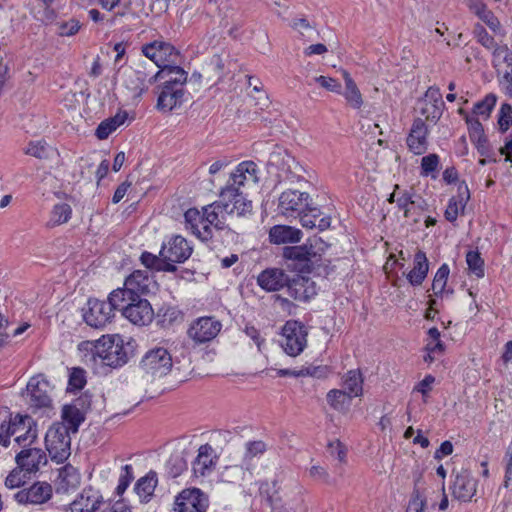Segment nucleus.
Returning a JSON list of instances; mask_svg holds the SVG:
<instances>
[{
  "instance_id": "obj_1",
  "label": "nucleus",
  "mask_w": 512,
  "mask_h": 512,
  "mask_svg": "<svg viewBox=\"0 0 512 512\" xmlns=\"http://www.w3.org/2000/svg\"><path fill=\"white\" fill-rule=\"evenodd\" d=\"M10 437L22 447L31 445L37 438L36 424L32 417L17 414L14 417L7 409L0 410V444L10 445Z\"/></svg>"
},
{
  "instance_id": "obj_2",
  "label": "nucleus",
  "mask_w": 512,
  "mask_h": 512,
  "mask_svg": "<svg viewBox=\"0 0 512 512\" xmlns=\"http://www.w3.org/2000/svg\"><path fill=\"white\" fill-rule=\"evenodd\" d=\"M80 350L91 353L94 361L100 359L110 367L122 366L128 360L123 340L119 335L102 336L96 341H84L79 345Z\"/></svg>"
},
{
  "instance_id": "obj_3",
  "label": "nucleus",
  "mask_w": 512,
  "mask_h": 512,
  "mask_svg": "<svg viewBox=\"0 0 512 512\" xmlns=\"http://www.w3.org/2000/svg\"><path fill=\"white\" fill-rule=\"evenodd\" d=\"M187 72L176 65L165 64L155 75L148 77L147 74L141 71L132 70L129 72V77H135L136 82L131 81L128 88L135 92H142L148 88V85L153 84L157 80H164V85L181 87L187 81Z\"/></svg>"
},
{
  "instance_id": "obj_4",
  "label": "nucleus",
  "mask_w": 512,
  "mask_h": 512,
  "mask_svg": "<svg viewBox=\"0 0 512 512\" xmlns=\"http://www.w3.org/2000/svg\"><path fill=\"white\" fill-rule=\"evenodd\" d=\"M46 449L51 458L63 462L70 455L71 438L68 428L63 423L53 424L45 436Z\"/></svg>"
},
{
  "instance_id": "obj_5",
  "label": "nucleus",
  "mask_w": 512,
  "mask_h": 512,
  "mask_svg": "<svg viewBox=\"0 0 512 512\" xmlns=\"http://www.w3.org/2000/svg\"><path fill=\"white\" fill-rule=\"evenodd\" d=\"M307 336L308 331L301 322L287 321L282 328L280 341L284 352L291 357L301 354L307 346Z\"/></svg>"
},
{
  "instance_id": "obj_6",
  "label": "nucleus",
  "mask_w": 512,
  "mask_h": 512,
  "mask_svg": "<svg viewBox=\"0 0 512 512\" xmlns=\"http://www.w3.org/2000/svg\"><path fill=\"white\" fill-rule=\"evenodd\" d=\"M173 366L172 357L164 347H155L145 353L140 362L141 369L152 377L167 375Z\"/></svg>"
},
{
  "instance_id": "obj_7",
  "label": "nucleus",
  "mask_w": 512,
  "mask_h": 512,
  "mask_svg": "<svg viewBox=\"0 0 512 512\" xmlns=\"http://www.w3.org/2000/svg\"><path fill=\"white\" fill-rule=\"evenodd\" d=\"M270 162L278 168L280 181L295 183L304 179V167L286 151L272 153Z\"/></svg>"
},
{
  "instance_id": "obj_8",
  "label": "nucleus",
  "mask_w": 512,
  "mask_h": 512,
  "mask_svg": "<svg viewBox=\"0 0 512 512\" xmlns=\"http://www.w3.org/2000/svg\"><path fill=\"white\" fill-rule=\"evenodd\" d=\"M493 65L497 70L499 82L506 94L512 97V52L506 45L493 49Z\"/></svg>"
},
{
  "instance_id": "obj_9",
  "label": "nucleus",
  "mask_w": 512,
  "mask_h": 512,
  "mask_svg": "<svg viewBox=\"0 0 512 512\" xmlns=\"http://www.w3.org/2000/svg\"><path fill=\"white\" fill-rule=\"evenodd\" d=\"M258 182L259 169L257 164L253 161H243L231 173L230 181L225 188H234L240 191L241 189L254 188Z\"/></svg>"
},
{
  "instance_id": "obj_10",
  "label": "nucleus",
  "mask_w": 512,
  "mask_h": 512,
  "mask_svg": "<svg viewBox=\"0 0 512 512\" xmlns=\"http://www.w3.org/2000/svg\"><path fill=\"white\" fill-rule=\"evenodd\" d=\"M220 202L226 215L246 216L252 213V201L248 200L243 191L224 188L220 194Z\"/></svg>"
},
{
  "instance_id": "obj_11",
  "label": "nucleus",
  "mask_w": 512,
  "mask_h": 512,
  "mask_svg": "<svg viewBox=\"0 0 512 512\" xmlns=\"http://www.w3.org/2000/svg\"><path fill=\"white\" fill-rule=\"evenodd\" d=\"M445 103L442 94L438 88L430 87L425 95L418 100L416 111L423 116L426 121L436 123L443 112Z\"/></svg>"
},
{
  "instance_id": "obj_12",
  "label": "nucleus",
  "mask_w": 512,
  "mask_h": 512,
  "mask_svg": "<svg viewBox=\"0 0 512 512\" xmlns=\"http://www.w3.org/2000/svg\"><path fill=\"white\" fill-rule=\"evenodd\" d=\"M209 506V499L198 488L184 489L176 497L174 512H205Z\"/></svg>"
},
{
  "instance_id": "obj_13",
  "label": "nucleus",
  "mask_w": 512,
  "mask_h": 512,
  "mask_svg": "<svg viewBox=\"0 0 512 512\" xmlns=\"http://www.w3.org/2000/svg\"><path fill=\"white\" fill-rule=\"evenodd\" d=\"M113 317V308L110 302L101 301L98 299H89L87 308L84 309L83 318L85 322L94 328H102Z\"/></svg>"
},
{
  "instance_id": "obj_14",
  "label": "nucleus",
  "mask_w": 512,
  "mask_h": 512,
  "mask_svg": "<svg viewBox=\"0 0 512 512\" xmlns=\"http://www.w3.org/2000/svg\"><path fill=\"white\" fill-rule=\"evenodd\" d=\"M142 53L145 57L154 62L158 68H163L165 64H171L178 58V52L170 43L165 41H154L142 47Z\"/></svg>"
},
{
  "instance_id": "obj_15",
  "label": "nucleus",
  "mask_w": 512,
  "mask_h": 512,
  "mask_svg": "<svg viewBox=\"0 0 512 512\" xmlns=\"http://www.w3.org/2000/svg\"><path fill=\"white\" fill-rule=\"evenodd\" d=\"M221 323L213 317H201L194 321L189 330L188 336L198 344L213 340L221 330Z\"/></svg>"
},
{
  "instance_id": "obj_16",
  "label": "nucleus",
  "mask_w": 512,
  "mask_h": 512,
  "mask_svg": "<svg viewBox=\"0 0 512 512\" xmlns=\"http://www.w3.org/2000/svg\"><path fill=\"white\" fill-rule=\"evenodd\" d=\"M450 489L454 499L468 502L476 493L477 480L470 471L462 469L454 474Z\"/></svg>"
},
{
  "instance_id": "obj_17",
  "label": "nucleus",
  "mask_w": 512,
  "mask_h": 512,
  "mask_svg": "<svg viewBox=\"0 0 512 512\" xmlns=\"http://www.w3.org/2000/svg\"><path fill=\"white\" fill-rule=\"evenodd\" d=\"M309 194L297 190H286L279 197L278 208L285 216L299 215L308 208Z\"/></svg>"
},
{
  "instance_id": "obj_18",
  "label": "nucleus",
  "mask_w": 512,
  "mask_h": 512,
  "mask_svg": "<svg viewBox=\"0 0 512 512\" xmlns=\"http://www.w3.org/2000/svg\"><path fill=\"white\" fill-rule=\"evenodd\" d=\"M192 253V248L189 246L187 240L181 236L172 237L165 243L161 250L160 256L168 263H181L187 260Z\"/></svg>"
},
{
  "instance_id": "obj_19",
  "label": "nucleus",
  "mask_w": 512,
  "mask_h": 512,
  "mask_svg": "<svg viewBox=\"0 0 512 512\" xmlns=\"http://www.w3.org/2000/svg\"><path fill=\"white\" fill-rule=\"evenodd\" d=\"M217 463V455L209 444L201 445L198 454L192 463L194 477L202 478L211 475Z\"/></svg>"
},
{
  "instance_id": "obj_20",
  "label": "nucleus",
  "mask_w": 512,
  "mask_h": 512,
  "mask_svg": "<svg viewBox=\"0 0 512 512\" xmlns=\"http://www.w3.org/2000/svg\"><path fill=\"white\" fill-rule=\"evenodd\" d=\"M52 496V487L46 482L34 483L27 489L18 491L14 498L19 504H42Z\"/></svg>"
},
{
  "instance_id": "obj_21",
  "label": "nucleus",
  "mask_w": 512,
  "mask_h": 512,
  "mask_svg": "<svg viewBox=\"0 0 512 512\" xmlns=\"http://www.w3.org/2000/svg\"><path fill=\"white\" fill-rule=\"evenodd\" d=\"M123 316L135 325L145 326L152 322L154 311L148 300L139 297L124 310Z\"/></svg>"
},
{
  "instance_id": "obj_22",
  "label": "nucleus",
  "mask_w": 512,
  "mask_h": 512,
  "mask_svg": "<svg viewBox=\"0 0 512 512\" xmlns=\"http://www.w3.org/2000/svg\"><path fill=\"white\" fill-rule=\"evenodd\" d=\"M124 285L129 291L141 297V295L148 294L155 289L156 281L150 271L135 270L126 278Z\"/></svg>"
},
{
  "instance_id": "obj_23",
  "label": "nucleus",
  "mask_w": 512,
  "mask_h": 512,
  "mask_svg": "<svg viewBox=\"0 0 512 512\" xmlns=\"http://www.w3.org/2000/svg\"><path fill=\"white\" fill-rule=\"evenodd\" d=\"M101 493L92 487L85 488L70 504L71 512H96L103 505Z\"/></svg>"
},
{
  "instance_id": "obj_24",
  "label": "nucleus",
  "mask_w": 512,
  "mask_h": 512,
  "mask_svg": "<svg viewBox=\"0 0 512 512\" xmlns=\"http://www.w3.org/2000/svg\"><path fill=\"white\" fill-rule=\"evenodd\" d=\"M286 286L288 295L296 301L306 302L317 294L315 282L308 277L296 276Z\"/></svg>"
},
{
  "instance_id": "obj_25",
  "label": "nucleus",
  "mask_w": 512,
  "mask_h": 512,
  "mask_svg": "<svg viewBox=\"0 0 512 512\" xmlns=\"http://www.w3.org/2000/svg\"><path fill=\"white\" fill-rule=\"evenodd\" d=\"M85 399H78L75 403L65 405L62 409V422L68 428V432L76 433L80 424L85 419V410L89 408L90 401L85 406Z\"/></svg>"
},
{
  "instance_id": "obj_26",
  "label": "nucleus",
  "mask_w": 512,
  "mask_h": 512,
  "mask_svg": "<svg viewBox=\"0 0 512 512\" xmlns=\"http://www.w3.org/2000/svg\"><path fill=\"white\" fill-rule=\"evenodd\" d=\"M428 127L422 118H416L407 137L409 149L416 155L427 150Z\"/></svg>"
},
{
  "instance_id": "obj_27",
  "label": "nucleus",
  "mask_w": 512,
  "mask_h": 512,
  "mask_svg": "<svg viewBox=\"0 0 512 512\" xmlns=\"http://www.w3.org/2000/svg\"><path fill=\"white\" fill-rule=\"evenodd\" d=\"M49 390L50 386L46 380L39 377L31 378L27 384L31 405L38 408L49 407L51 404Z\"/></svg>"
},
{
  "instance_id": "obj_28",
  "label": "nucleus",
  "mask_w": 512,
  "mask_h": 512,
  "mask_svg": "<svg viewBox=\"0 0 512 512\" xmlns=\"http://www.w3.org/2000/svg\"><path fill=\"white\" fill-rule=\"evenodd\" d=\"M184 89L176 86L163 85L157 99V109L162 112H170L183 103Z\"/></svg>"
},
{
  "instance_id": "obj_29",
  "label": "nucleus",
  "mask_w": 512,
  "mask_h": 512,
  "mask_svg": "<svg viewBox=\"0 0 512 512\" xmlns=\"http://www.w3.org/2000/svg\"><path fill=\"white\" fill-rule=\"evenodd\" d=\"M257 283L266 291H278L289 283V276L281 269L270 268L258 275Z\"/></svg>"
},
{
  "instance_id": "obj_30",
  "label": "nucleus",
  "mask_w": 512,
  "mask_h": 512,
  "mask_svg": "<svg viewBox=\"0 0 512 512\" xmlns=\"http://www.w3.org/2000/svg\"><path fill=\"white\" fill-rule=\"evenodd\" d=\"M184 218L187 228L199 239L207 241L212 237L211 228H209V224L205 221L206 219L202 212L191 208L185 212Z\"/></svg>"
},
{
  "instance_id": "obj_31",
  "label": "nucleus",
  "mask_w": 512,
  "mask_h": 512,
  "mask_svg": "<svg viewBox=\"0 0 512 512\" xmlns=\"http://www.w3.org/2000/svg\"><path fill=\"white\" fill-rule=\"evenodd\" d=\"M16 462L21 470L31 473L37 471L41 465H45L47 457L42 449H23L17 454Z\"/></svg>"
},
{
  "instance_id": "obj_32",
  "label": "nucleus",
  "mask_w": 512,
  "mask_h": 512,
  "mask_svg": "<svg viewBox=\"0 0 512 512\" xmlns=\"http://www.w3.org/2000/svg\"><path fill=\"white\" fill-rule=\"evenodd\" d=\"M470 199V191L468 186L462 182L458 185V193L453 196L446 207L444 216L447 221H456L458 215L464 212V209Z\"/></svg>"
},
{
  "instance_id": "obj_33",
  "label": "nucleus",
  "mask_w": 512,
  "mask_h": 512,
  "mask_svg": "<svg viewBox=\"0 0 512 512\" xmlns=\"http://www.w3.org/2000/svg\"><path fill=\"white\" fill-rule=\"evenodd\" d=\"M300 222L304 228H317L319 231H324L330 227L331 218L322 215L318 208L308 205V208L300 214Z\"/></svg>"
},
{
  "instance_id": "obj_34",
  "label": "nucleus",
  "mask_w": 512,
  "mask_h": 512,
  "mask_svg": "<svg viewBox=\"0 0 512 512\" xmlns=\"http://www.w3.org/2000/svg\"><path fill=\"white\" fill-rule=\"evenodd\" d=\"M302 232L292 226L276 225L270 229L269 238L274 244L296 243L301 240Z\"/></svg>"
},
{
  "instance_id": "obj_35",
  "label": "nucleus",
  "mask_w": 512,
  "mask_h": 512,
  "mask_svg": "<svg viewBox=\"0 0 512 512\" xmlns=\"http://www.w3.org/2000/svg\"><path fill=\"white\" fill-rule=\"evenodd\" d=\"M429 263L426 254L419 250L414 257V267L408 273L407 278L411 285H421L427 276Z\"/></svg>"
},
{
  "instance_id": "obj_36",
  "label": "nucleus",
  "mask_w": 512,
  "mask_h": 512,
  "mask_svg": "<svg viewBox=\"0 0 512 512\" xmlns=\"http://www.w3.org/2000/svg\"><path fill=\"white\" fill-rule=\"evenodd\" d=\"M137 298L139 297L129 291L128 288L124 285L123 288L113 290L110 293L108 300L113 308V311L119 310L121 311L122 315H124V310L133 304Z\"/></svg>"
},
{
  "instance_id": "obj_37",
  "label": "nucleus",
  "mask_w": 512,
  "mask_h": 512,
  "mask_svg": "<svg viewBox=\"0 0 512 512\" xmlns=\"http://www.w3.org/2000/svg\"><path fill=\"white\" fill-rule=\"evenodd\" d=\"M202 213L206 219L205 221L207 222V224H209V228L212 229V227H214L218 230H222L225 228L226 213L223 209L220 200L206 207H203Z\"/></svg>"
},
{
  "instance_id": "obj_38",
  "label": "nucleus",
  "mask_w": 512,
  "mask_h": 512,
  "mask_svg": "<svg viewBox=\"0 0 512 512\" xmlns=\"http://www.w3.org/2000/svg\"><path fill=\"white\" fill-rule=\"evenodd\" d=\"M158 479L157 474L154 471H150L145 476L141 477L136 485L135 492L139 496L142 502H148L154 494L157 486Z\"/></svg>"
},
{
  "instance_id": "obj_39",
  "label": "nucleus",
  "mask_w": 512,
  "mask_h": 512,
  "mask_svg": "<svg viewBox=\"0 0 512 512\" xmlns=\"http://www.w3.org/2000/svg\"><path fill=\"white\" fill-rule=\"evenodd\" d=\"M343 390L352 398L363 393V377L359 370H350L342 378Z\"/></svg>"
},
{
  "instance_id": "obj_40",
  "label": "nucleus",
  "mask_w": 512,
  "mask_h": 512,
  "mask_svg": "<svg viewBox=\"0 0 512 512\" xmlns=\"http://www.w3.org/2000/svg\"><path fill=\"white\" fill-rule=\"evenodd\" d=\"M126 119V112L117 113L114 117L102 121L96 129L95 135L100 140L108 138L112 132L126 121Z\"/></svg>"
},
{
  "instance_id": "obj_41",
  "label": "nucleus",
  "mask_w": 512,
  "mask_h": 512,
  "mask_svg": "<svg viewBox=\"0 0 512 512\" xmlns=\"http://www.w3.org/2000/svg\"><path fill=\"white\" fill-rule=\"evenodd\" d=\"M251 469L240 459H232L230 465L225 466L222 477L225 481L235 482L244 479Z\"/></svg>"
},
{
  "instance_id": "obj_42",
  "label": "nucleus",
  "mask_w": 512,
  "mask_h": 512,
  "mask_svg": "<svg viewBox=\"0 0 512 512\" xmlns=\"http://www.w3.org/2000/svg\"><path fill=\"white\" fill-rule=\"evenodd\" d=\"M58 478L61 488L65 490L77 488L81 481L80 473L72 465H65L61 468Z\"/></svg>"
},
{
  "instance_id": "obj_43",
  "label": "nucleus",
  "mask_w": 512,
  "mask_h": 512,
  "mask_svg": "<svg viewBox=\"0 0 512 512\" xmlns=\"http://www.w3.org/2000/svg\"><path fill=\"white\" fill-rule=\"evenodd\" d=\"M352 397L343 389H333L327 394L329 405L338 411L347 409L351 404Z\"/></svg>"
},
{
  "instance_id": "obj_44",
  "label": "nucleus",
  "mask_w": 512,
  "mask_h": 512,
  "mask_svg": "<svg viewBox=\"0 0 512 512\" xmlns=\"http://www.w3.org/2000/svg\"><path fill=\"white\" fill-rule=\"evenodd\" d=\"M141 261L145 265L146 268H153L157 271H169L174 272L176 270V266L172 263H168L164 261L163 257L159 255L156 256L149 252H144L141 256Z\"/></svg>"
},
{
  "instance_id": "obj_45",
  "label": "nucleus",
  "mask_w": 512,
  "mask_h": 512,
  "mask_svg": "<svg viewBox=\"0 0 512 512\" xmlns=\"http://www.w3.org/2000/svg\"><path fill=\"white\" fill-rule=\"evenodd\" d=\"M265 451L266 444L263 441L247 442L241 460L251 469L252 461L263 455Z\"/></svg>"
},
{
  "instance_id": "obj_46",
  "label": "nucleus",
  "mask_w": 512,
  "mask_h": 512,
  "mask_svg": "<svg viewBox=\"0 0 512 512\" xmlns=\"http://www.w3.org/2000/svg\"><path fill=\"white\" fill-rule=\"evenodd\" d=\"M72 214L70 205L66 203L57 204L53 207L48 225L51 227L66 223Z\"/></svg>"
},
{
  "instance_id": "obj_47",
  "label": "nucleus",
  "mask_w": 512,
  "mask_h": 512,
  "mask_svg": "<svg viewBox=\"0 0 512 512\" xmlns=\"http://www.w3.org/2000/svg\"><path fill=\"white\" fill-rule=\"evenodd\" d=\"M440 159L437 154H429L424 156L421 159V175L422 176H431L433 179H436L437 171L439 168Z\"/></svg>"
},
{
  "instance_id": "obj_48",
  "label": "nucleus",
  "mask_w": 512,
  "mask_h": 512,
  "mask_svg": "<svg viewBox=\"0 0 512 512\" xmlns=\"http://www.w3.org/2000/svg\"><path fill=\"white\" fill-rule=\"evenodd\" d=\"M54 26L56 27V33L61 37L73 36L81 27L79 21L74 18L55 21Z\"/></svg>"
},
{
  "instance_id": "obj_49",
  "label": "nucleus",
  "mask_w": 512,
  "mask_h": 512,
  "mask_svg": "<svg viewBox=\"0 0 512 512\" xmlns=\"http://www.w3.org/2000/svg\"><path fill=\"white\" fill-rule=\"evenodd\" d=\"M343 96L347 104L354 109H360L364 104L362 94L356 84L350 83L349 86H346Z\"/></svg>"
},
{
  "instance_id": "obj_50",
  "label": "nucleus",
  "mask_w": 512,
  "mask_h": 512,
  "mask_svg": "<svg viewBox=\"0 0 512 512\" xmlns=\"http://www.w3.org/2000/svg\"><path fill=\"white\" fill-rule=\"evenodd\" d=\"M449 267L447 264H443L439 267V269L437 270L435 276H434V279H433V283H432V290L434 292V294H439V293H442L444 291V288L446 286V282H447V279H448V276H449Z\"/></svg>"
},
{
  "instance_id": "obj_51",
  "label": "nucleus",
  "mask_w": 512,
  "mask_h": 512,
  "mask_svg": "<svg viewBox=\"0 0 512 512\" xmlns=\"http://www.w3.org/2000/svg\"><path fill=\"white\" fill-rule=\"evenodd\" d=\"M466 262L469 270L477 277L484 276V262L476 251H469L466 255Z\"/></svg>"
},
{
  "instance_id": "obj_52",
  "label": "nucleus",
  "mask_w": 512,
  "mask_h": 512,
  "mask_svg": "<svg viewBox=\"0 0 512 512\" xmlns=\"http://www.w3.org/2000/svg\"><path fill=\"white\" fill-rule=\"evenodd\" d=\"M285 256L289 259L303 261L310 260L312 256H315V253L307 246H295L286 248Z\"/></svg>"
},
{
  "instance_id": "obj_53",
  "label": "nucleus",
  "mask_w": 512,
  "mask_h": 512,
  "mask_svg": "<svg viewBox=\"0 0 512 512\" xmlns=\"http://www.w3.org/2000/svg\"><path fill=\"white\" fill-rule=\"evenodd\" d=\"M292 28L308 40H313L318 35L316 29L305 18L295 19Z\"/></svg>"
},
{
  "instance_id": "obj_54",
  "label": "nucleus",
  "mask_w": 512,
  "mask_h": 512,
  "mask_svg": "<svg viewBox=\"0 0 512 512\" xmlns=\"http://www.w3.org/2000/svg\"><path fill=\"white\" fill-rule=\"evenodd\" d=\"M495 104L496 97L493 94H488L483 100L474 105L473 112L476 115L488 117Z\"/></svg>"
},
{
  "instance_id": "obj_55",
  "label": "nucleus",
  "mask_w": 512,
  "mask_h": 512,
  "mask_svg": "<svg viewBox=\"0 0 512 512\" xmlns=\"http://www.w3.org/2000/svg\"><path fill=\"white\" fill-rule=\"evenodd\" d=\"M133 478L132 466L129 464L123 466L121 468L118 485L116 487V492L118 495H122L126 491Z\"/></svg>"
},
{
  "instance_id": "obj_56",
  "label": "nucleus",
  "mask_w": 512,
  "mask_h": 512,
  "mask_svg": "<svg viewBox=\"0 0 512 512\" xmlns=\"http://www.w3.org/2000/svg\"><path fill=\"white\" fill-rule=\"evenodd\" d=\"M473 33L477 41L486 49H494L497 46L494 38L488 34L482 25H475Z\"/></svg>"
},
{
  "instance_id": "obj_57",
  "label": "nucleus",
  "mask_w": 512,
  "mask_h": 512,
  "mask_svg": "<svg viewBox=\"0 0 512 512\" xmlns=\"http://www.w3.org/2000/svg\"><path fill=\"white\" fill-rule=\"evenodd\" d=\"M86 384L85 371L81 368H73L68 381L69 390H80Z\"/></svg>"
},
{
  "instance_id": "obj_58",
  "label": "nucleus",
  "mask_w": 512,
  "mask_h": 512,
  "mask_svg": "<svg viewBox=\"0 0 512 512\" xmlns=\"http://www.w3.org/2000/svg\"><path fill=\"white\" fill-rule=\"evenodd\" d=\"M414 197L415 193H412L411 191H403L401 193H398L396 203L398 207L404 211V216L407 218L411 216L410 206H412Z\"/></svg>"
},
{
  "instance_id": "obj_59",
  "label": "nucleus",
  "mask_w": 512,
  "mask_h": 512,
  "mask_svg": "<svg viewBox=\"0 0 512 512\" xmlns=\"http://www.w3.org/2000/svg\"><path fill=\"white\" fill-rule=\"evenodd\" d=\"M24 152L36 158H46L48 156V146L43 141L30 142Z\"/></svg>"
},
{
  "instance_id": "obj_60",
  "label": "nucleus",
  "mask_w": 512,
  "mask_h": 512,
  "mask_svg": "<svg viewBox=\"0 0 512 512\" xmlns=\"http://www.w3.org/2000/svg\"><path fill=\"white\" fill-rule=\"evenodd\" d=\"M309 475L311 478H313L315 481L324 483L326 485H333L334 481L330 477L328 471L319 465H314L309 470Z\"/></svg>"
},
{
  "instance_id": "obj_61",
  "label": "nucleus",
  "mask_w": 512,
  "mask_h": 512,
  "mask_svg": "<svg viewBox=\"0 0 512 512\" xmlns=\"http://www.w3.org/2000/svg\"><path fill=\"white\" fill-rule=\"evenodd\" d=\"M498 123L502 131H507L512 125V106L504 103L500 108Z\"/></svg>"
},
{
  "instance_id": "obj_62",
  "label": "nucleus",
  "mask_w": 512,
  "mask_h": 512,
  "mask_svg": "<svg viewBox=\"0 0 512 512\" xmlns=\"http://www.w3.org/2000/svg\"><path fill=\"white\" fill-rule=\"evenodd\" d=\"M434 382H435L434 376L426 375L425 378L415 386L414 391L422 394L424 402H427L429 393L432 390V386H433Z\"/></svg>"
},
{
  "instance_id": "obj_63",
  "label": "nucleus",
  "mask_w": 512,
  "mask_h": 512,
  "mask_svg": "<svg viewBox=\"0 0 512 512\" xmlns=\"http://www.w3.org/2000/svg\"><path fill=\"white\" fill-rule=\"evenodd\" d=\"M314 81L318 83L322 88L331 91L340 93L341 84L334 78L326 77V76H318L314 78Z\"/></svg>"
},
{
  "instance_id": "obj_64",
  "label": "nucleus",
  "mask_w": 512,
  "mask_h": 512,
  "mask_svg": "<svg viewBox=\"0 0 512 512\" xmlns=\"http://www.w3.org/2000/svg\"><path fill=\"white\" fill-rule=\"evenodd\" d=\"M23 470L14 469L5 479V486L9 489L18 488L25 483Z\"/></svg>"
}]
</instances>
